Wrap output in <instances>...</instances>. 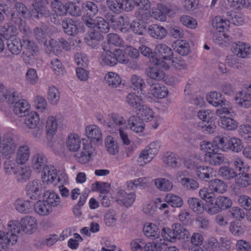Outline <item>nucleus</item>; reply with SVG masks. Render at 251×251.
<instances>
[{
	"label": "nucleus",
	"instance_id": "41",
	"mask_svg": "<svg viewBox=\"0 0 251 251\" xmlns=\"http://www.w3.org/2000/svg\"><path fill=\"white\" fill-rule=\"evenodd\" d=\"M14 205L16 210L22 214L30 213L33 206L31 201L22 199L17 200L15 202Z\"/></svg>",
	"mask_w": 251,
	"mask_h": 251
},
{
	"label": "nucleus",
	"instance_id": "24",
	"mask_svg": "<svg viewBox=\"0 0 251 251\" xmlns=\"http://www.w3.org/2000/svg\"><path fill=\"white\" fill-rule=\"evenodd\" d=\"M30 156L29 146L26 144L20 145L17 148L15 161L18 164L23 165L29 160Z\"/></svg>",
	"mask_w": 251,
	"mask_h": 251
},
{
	"label": "nucleus",
	"instance_id": "20",
	"mask_svg": "<svg viewBox=\"0 0 251 251\" xmlns=\"http://www.w3.org/2000/svg\"><path fill=\"white\" fill-rule=\"evenodd\" d=\"M85 136L94 143L102 142V133L100 128L97 125H91L85 128Z\"/></svg>",
	"mask_w": 251,
	"mask_h": 251
},
{
	"label": "nucleus",
	"instance_id": "7",
	"mask_svg": "<svg viewBox=\"0 0 251 251\" xmlns=\"http://www.w3.org/2000/svg\"><path fill=\"white\" fill-rule=\"evenodd\" d=\"M154 53L156 57H151V62L152 64L160 65L165 70L169 69L170 62L173 57L172 49L165 44H160L156 46Z\"/></svg>",
	"mask_w": 251,
	"mask_h": 251
},
{
	"label": "nucleus",
	"instance_id": "13",
	"mask_svg": "<svg viewBox=\"0 0 251 251\" xmlns=\"http://www.w3.org/2000/svg\"><path fill=\"white\" fill-rule=\"evenodd\" d=\"M106 125L112 132L127 128L126 119L117 113H111L108 115Z\"/></svg>",
	"mask_w": 251,
	"mask_h": 251
},
{
	"label": "nucleus",
	"instance_id": "23",
	"mask_svg": "<svg viewBox=\"0 0 251 251\" xmlns=\"http://www.w3.org/2000/svg\"><path fill=\"white\" fill-rule=\"evenodd\" d=\"M234 100L239 107L250 108L251 107V93L244 90L239 91L235 95Z\"/></svg>",
	"mask_w": 251,
	"mask_h": 251
},
{
	"label": "nucleus",
	"instance_id": "43",
	"mask_svg": "<svg viewBox=\"0 0 251 251\" xmlns=\"http://www.w3.org/2000/svg\"><path fill=\"white\" fill-rule=\"evenodd\" d=\"M152 67H148L146 70L147 75L152 79L161 80L164 78L165 73L159 68H162L160 65L154 64Z\"/></svg>",
	"mask_w": 251,
	"mask_h": 251
},
{
	"label": "nucleus",
	"instance_id": "29",
	"mask_svg": "<svg viewBox=\"0 0 251 251\" xmlns=\"http://www.w3.org/2000/svg\"><path fill=\"white\" fill-rule=\"evenodd\" d=\"M43 200L52 209L58 207L61 203V199L58 194L53 190H47L43 194Z\"/></svg>",
	"mask_w": 251,
	"mask_h": 251
},
{
	"label": "nucleus",
	"instance_id": "22",
	"mask_svg": "<svg viewBox=\"0 0 251 251\" xmlns=\"http://www.w3.org/2000/svg\"><path fill=\"white\" fill-rule=\"evenodd\" d=\"M116 201L119 204L126 207L131 206L136 199L134 193H127L123 190L118 191L116 196Z\"/></svg>",
	"mask_w": 251,
	"mask_h": 251
},
{
	"label": "nucleus",
	"instance_id": "9",
	"mask_svg": "<svg viewBox=\"0 0 251 251\" xmlns=\"http://www.w3.org/2000/svg\"><path fill=\"white\" fill-rule=\"evenodd\" d=\"M160 149V143L153 141L150 143L145 149L141 150L137 159V163L140 166H144L151 161L157 154Z\"/></svg>",
	"mask_w": 251,
	"mask_h": 251
},
{
	"label": "nucleus",
	"instance_id": "11",
	"mask_svg": "<svg viewBox=\"0 0 251 251\" xmlns=\"http://www.w3.org/2000/svg\"><path fill=\"white\" fill-rule=\"evenodd\" d=\"M25 51L22 53V59L25 64L31 65L37 58L38 49L34 43L29 39H24Z\"/></svg>",
	"mask_w": 251,
	"mask_h": 251
},
{
	"label": "nucleus",
	"instance_id": "12",
	"mask_svg": "<svg viewBox=\"0 0 251 251\" xmlns=\"http://www.w3.org/2000/svg\"><path fill=\"white\" fill-rule=\"evenodd\" d=\"M8 103L12 105V110L14 114L18 117H25L31 110V105L28 101L24 99L19 100V94L17 91L13 101Z\"/></svg>",
	"mask_w": 251,
	"mask_h": 251
},
{
	"label": "nucleus",
	"instance_id": "35",
	"mask_svg": "<svg viewBox=\"0 0 251 251\" xmlns=\"http://www.w3.org/2000/svg\"><path fill=\"white\" fill-rule=\"evenodd\" d=\"M18 33L17 27L11 24L0 25V35L7 40L15 38Z\"/></svg>",
	"mask_w": 251,
	"mask_h": 251
},
{
	"label": "nucleus",
	"instance_id": "1",
	"mask_svg": "<svg viewBox=\"0 0 251 251\" xmlns=\"http://www.w3.org/2000/svg\"><path fill=\"white\" fill-rule=\"evenodd\" d=\"M82 143V149L79 152L75 155L76 160L81 164L88 163L92 157L96 154L95 148L92 143L85 138H81L76 133H72L68 135L66 140V146L71 152H76L80 149Z\"/></svg>",
	"mask_w": 251,
	"mask_h": 251
},
{
	"label": "nucleus",
	"instance_id": "18",
	"mask_svg": "<svg viewBox=\"0 0 251 251\" xmlns=\"http://www.w3.org/2000/svg\"><path fill=\"white\" fill-rule=\"evenodd\" d=\"M19 224V226L20 230L27 234H32L35 232L38 227L37 222L36 218L31 216H25L20 220L19 222L16 221Z\"/></svg>",
	"mask_w": 251,
	"mask_h": 251
},
{
	"label": "nucleus",
	"instance_id": "49",
	"mask_svg": "<svg viewBox=\"0 0 251 251\" xmlns=\"http://www.w3.org/2000/svg\"><path fill=\"white\" fill-rule=\"evenodd\" d=\"M16 95V91L13 89H8L2 84H0V102L5 100L7 103L12 102Z\"/></svg>",
	"mask_w": 251,
	"mask_h": 251
},
{
	"label": "nucleus",
	"instance_id": "50",
	"mask_svg": "<svg viewBox=\"0 0 251 251\" xmlns=\"http://www.w3.org/2000/svg\"><path fill=\"white\" fill-rule=\"evenodd\" d=\"M149 178L143 177L130 180L126 183V186L128 190H134L136 188H144L148 186Z\"/></svg>",
	"mask_w": 251,
	"mask_h": 251
},
{
	"label": "nucleus",
	"instance_id": "42",
	"mask_svg": "<svg viewBox=\"0 0 251 251\" xmlns=\"http://www.w3.org/2000/svg\"><path fill=\"white\" fill-rule=\"evenodd\" d=\"M104 146L107 152L114 155L119 151V146L116 139L111 135L107 136L104 140Z\"/></svg>",
	"mask_w": 251,
	"mask_h": 251
},
{
	"label": "nucleus",
	"instance_id": "4",
	"mask_svg": "<svg viewBox=\"0 0 251 251\" xmlns=\"http://www.w3.org/2000/svg\"><path fill=\"white\" fill-rule=\"evenodd\" d=\"M218 149L223 152L231 151L234 153L241 152L244 148L242 140L238 137H231L228 140L225 137L217 136L213 139Z\"/></svg>",
	"mask_w": 251,
	"mask_h": 251
},
{
	"label": "nucleus",
	"instance_id": "64",
	"mask_svg": "<svg viewBox=\"0 0 251 251\" xmlns=\"http://www.w3.org/2000/svg\"><path fill=\"white\" fill-rule=\"evenodd\" d=\"M199 197L206 202L214 201L215 195L213 191L207 187H203L199 190Z\"/></svg>",
	"mask_w": 251,
	"mask_h": 251
},
{
	"label": "nucleus",
	"instance_id": "56",
	"mask_svg": "<svg viewBox=\"0 0 251 251\" xmlns=\"http://www.w3.org/2000/svg\"><path fill=\"white\" fill-rule=\"evenodd\" d=\"M165 201L173 207L180 208L183 204L182 198L179 196L172 193H168L165 197Z\"/></svg>",
	"mask_w": 251,
	"mask_h": 251
},
{
	"label": "nucleus",
	"instance_id": "59",
	"mask_svg": "<svg viewBox=\"0 0 251 251\" xmlns=\"http://www.w3.org/2000/svg\"><path fill=\"white\" fill-rule=\"evenodd\" d=\"M60 95L58 89L54 86L48 88L47 99L49 102L52 105H56L60 100Z\"/></svg>",
	"mask_w": 251,
	"mask_h": 251
},
{
	"label": "nucleus",
	"instance_id": "51",
	"mask_svg": "<svg viewBox=\"0 0 251 251\" xmlns=\"http://www.w3.org/2000/svg\"><path fill=\"white\" fill-rule=\"evenodd\" d=\"M235 183L241 188H246L251 185V174L243 172L237 174Z\"/></svg>",
	"mask_w": 251,
	"mask_h": 251
},
{
	"label": "nucleus",
	"instance_id": "60",
	"mask_svg": "<svg viewBox=\"0 0 251 251\" xmlns=\"http://www.w3.org/2000/svg\"><path fill=\"white\" fill-rule=\"evenodd\" d=\"M51 7L56 16L62 17L66 15L67 8L62 2L58 0H54L51 2Z\"/></svg>",
	"mask_w": 251,
	"mask_h": 251
},
{
	"label": "nucleus",
	"instance_id": "39",
	"mask_svg": "<svg viewBox=\"0 0 251 251\" xmlns=\"http://www.w3.org/2000/svg\"><path fill=\"white\" fill-rule=\"evenodd\" d=\"M127 122L130 129L135 133H141L145 129V124L139 117L132 116L129 117Z\"/></svg>",
	"mask_w": 251,
	"mask_h": 251
},
{
	"label": "nucleus",
	"instance_id": "63",
	"mask_svg": "<svg viewBox=\"0 0 251 251\" xmlns=\"http://www.w3.org/2000/svg\"><path fill=\"white\" fill-rule=\"evenodd\" d=\"M129 30L135 34L138 35H144L147 31L146 25L145 24H141L138 21H133L129 25Z\"/></svg>",
	"mask_w": 251,
	"mask_h": 251
},
{
	"label": "nucleus",
	"instance_id": "54",
	"mask_svg": "<svg viewBox=\"0 0 251 251\" xmlns=\"http://www.w3.org/2000/svg\"><path fill=\"white\" fill-rule=\"evenodd\" d=\"M174 50L181 55H187L190 51L189 43L183 40H178L174 43Z\"/></svg>",
	"mask_w": 251,
	"mask_h": 251
},
{
	"label": "nucleus",
	"instance_id": "27",
	"mask_svg": "<svg viewBox=\"0 0 251 251\" xmlns=\"http://www.w3.org/2000/svg\"><path fill=\"white\" fill-rule=\"evenodd\" d=\"M144 94L141 91L129 93L126 98V102L132 107L139 109L144 105Z\"/></svg>",
	"mask_w": 251,
	"mask_h": 251
},
{
	"label": "nucleus",
	"instance_id": "21",
	"mask_svg": "<svg viewBox=\"0 0 251 251\" xmlns=\"http://www.w3.org/2000/svg\"><path fill=\"white\" fill-rule=\"evenodd\" d=\"M42 183L40 180H33L28 182L26 187V194L32 200H37L41 195Z\"/></svg>",
	"mask_w": 251,
	"mask_h": 251
},
{
	"label": "nucleus",
	"instance_id": "16",
	"mask_svg": "<svg viewBox=\"0 0 251 251\" xmlns=\"http://www.w3.org/2000/svg\"><path fill=\"white\" fill-rule=\"evenodd\" d=\"M107 19L114 30H119L123 33L129 32V22L127 19L122 16L115 17L112 15L108 16Z\"/></svg>",
	"mask_w": 251,
	"mask_h": 251
},
{
	"label": "nucleus",
	"instance_id": "53",
	"mask_svg": "<svg viewBox=\"0 0 251 251\" xmlns=\"http://www.w3.org/2000/svg\"><path fill=\"white\" fill-rule=\"evenodd\" d=\"M189 207L194 212L200 214L204 211L203 203L198 198L191 197L187 200Z\"/></svg>",
	"mask_w": 251,
	"mask_h": 251
},
{
	"label": "nucleus",
	"instance_id": "48",
	"mask_svg": "<svg viewBox=\"0 0 251 251\" xmlns=\"http://www.w3.org/2000/svg\"><path fill=\"white\" fill-rule=\"evenodd\" d=\"M209 187L213 192L220 194L225 193L227 188V185L224 180L217 178L212 179L209 182Z\"/></svg>",
	"mask_w": 251,
	"mask_h": 251
},
{
	"label": "nucleus",
	"instance_id": "46",
	"mask_svg": "<svg viewBox=\"0 0 251 251\" xmlns=\"http://www.w3.org/2000/svg\"><path fill=\"white\" fill-rule=\"evenodd\" d=\"M31 175V171L27 166H19L15 175L16 180L20 183L27 181Z\"/></svg>",
	"mask_w": 251,
	"mask_h": 251
},
{
	"label": "nucleus",
	"instance_id": "58",
	"mask_svg": "<svg viewBox=\"0 0 251 251\" xmlns=\"http://www.w3.org/2000/svg\"><path fill=\"white\" fill-rule=\"evenodd\" d=\"M229 6L233 9L240 10L244 8L251 10V0H227Z\"/></svg>",
	"mask_w": 251,
	"mask_h": 251
},
{
	"label": "nucleus",
	"instance_id": "57",
	"mask_svg": "<svg viewBox=\"0 0 251 251\" xmlns=\"http://www.w3.org/2000/svg\"><path fill=\"white\" fill-rule=\"evenodd\" d=\"M172 228L174 231L175 239L178 238L180 240H185L188 239L190 236L189 231L182 226L179 224H173Z\"/></svg>",
	"mask_w": 251,
	"mask_h": 251
},
{
	"label": "nucleus",
	"instance_id": "62",
	"mask_svg": "<svg viewBox=\"0 0 251 251\" xmlns=\"http://www.w3.org/2000/svg\"><path fill=\"white\" fill-rule=\"evenodd\" d=\"M198 126L202 132L205 134H213L216 129V125L213 120L206 122H199Z\"/></svg>",
	"mask_w": 251,
	"mask_h": 251
},
{
	"label": "nucleus",
	"instance_id": "45",
	"mask_svg": "<svg viewBox=\"0 0 251 251\" xmlns=\"http://www.w3.org/2000/svg\"><path fill=\"white\" fill-rule=\"evenodd\" d=\"M204 159L206 163L210 165L219 166L224 162L225 157L223 154L215 151L208 154Z\"/></svg>",
	"mask_w": 251,
	"mask_h": 251
},
{
	"label": "nucleus",
	"instance_id": "14",
	"mask_svg": "<svg viewBox=\"0 0 251 251\" xmlns=\"http://www.w3.org/2000/svg\"><path fill=\"white\" fill-rule=\"evenodd\" d=\"M82 20L84 24L88 27L97 28L102 33H107L109 30V26L106 21L101 17H97L94 20L91 17L83 16Z\"/></svg>",
	"mask_w": 251,
	"mask_h": 251
},
{
	"label": "nucleus",
	"instance_id": "28",
	"mask_svg": "<svg viewBox=\"0 0 251 251\" xmlns=\"http://www.w3.org/2000/svg\"><path fill=\"white\" fill-rule=\"evenodd\" d=\"M24 39H28L23 37L22 41L19 38H13L7 41V47L8 51L13 55H19L24 47Z\"/></svg>",
	"mask_w": 251,
	"mask_h": 251
},
{
	"label": "nucleus",
	"instance_id": "3",
	"mask_svg": "<svg viewBox=\"0 0 251 251\" xmlns=\"http://www.w3.org/2000/svg\"><path fill=\"white\" fill-rule=\"evenodd\" d=\"M173 10L166 4L163 3H157L155 7H153L141 14L140 12L136 13V17L143 21H148L151 18L160 22H165L167 17H171L174 15Z\"/></svg>",
	"mask_w": 251,
	"mask_h": 251
},
{
	"label": "nucleus",
	"instance_id": "33",
	"mask_svg": "<svg viewBox=\"0 0 251 251\" xmlns=\"http://www.w3.org/2000/svg\"><path fill=\"white\" fill-rule=\"evenodd\" d=\"M147 31L151 37L157 39H162L167 34L166 29L158 24H152L149 25Z\"/></svg>",
	"mask_w": 251,
	"mask_h": 251
},
{
	"label": "nucleus",
	"instance_id": "15",
	"mask_svg": "<svg viewBox=\"0 0 251 251\" xmlns=\"http://www.w3.org/2000/svg\"><path fill=\"white\" fill-rule=\"evenodd\" d=\"M186 171H178L176 175L177 182L187 190L194 191L199 187V182L195 179L185 177Z\"/></svg>",
	"mask_w": 251,
	"mask_h": 251
},
{
	"label": "nucleus",
	"instance_id": "19",
	"mask_svg": "<svg viewBox=\"0 0 251 251\" xmlns=\"http://www.w3.org/2000/svg\"><path fill=\"white\" fill-rule=\"evenodd\" d=\"M168 92L164 85L154 83L150 86L148 96L151 99H163L167 96Z\"/></svg>",
	"mask_w": 251,
	"mask_h": 251
},
{
	"label": "nucleus",
	"instance_id": "31",
	"mask_svg": "<svg viewBox=\"0 0 251 251\" xmlns=\"http://www.w3.org/2000/svg\"><path fill=\"white\" fill-rule=\"evenodd\" d=\"M143 232L147 237L151 240L157 239L160 235V230L158 226L151 222H147L145 224Z\"/></svg>",
	"mask_w": 251,
	"mask_h": 251
},
{
	"label": "nucleus",
	"instance_id": "40",
	"mask_svg": "<svg viewBox=\"0 0 251 251\" xmlns=\"http://www.w3.org/2000/svg\"><path fill=\"white\" fill-rule=\"evenodd\" d=\"M35 213L40 216H46L50 215L52 209L43 200H39L33 205Z\"/></svg>",
	"mask_w": 251,
	"mask_h": 251
},
{
	"label": "nucleus",
	"instance_id": "61",
	"mask_svg": "<svg viewBox=\"0 0 251 251\" xmlns=\"http://www.w3.org/2000/svg\"><path fill=\"white\" fill-rule=\"evenodd\" d=\"M219 175L225 179L230 180L236 177L237 173L235 170L228 166H222L218 171Z\"/></svg>",
	"mask_w": 251,
	"mask_h": 251
},
{
	"label": "nucleus",
	"instance_id": "37",
	"mask_svg": "<svg viewBox=\"0 0 251 251\" xmlns=\"http://www.w3.org/2000/svg\"><path fill=\"white\" fill-rule=\"evenodd\" d=\"M170 179L164 178L160 177L157 178L154 180V185L155 187L160 191L162 192H169L172 190L174 187V184L171 180V175H168Z\"/></svg>",
	"mask_w": 251,
	"mask_h": 251
},
{
	"label": "nucleus",
	"instance_id": "8",
	"mask_svg": "<svg viewBox=\"0 0 251 251\" xmlns=\"http://www.w3.org/2000/svg\"><path fill=\"white\" fill-rule=\"evenodd\" d=\"M216 113L219 117L218 125L222 128L226 130L233 131L237 128L238 123L234 119L226 116L234 113L232 106L218 108L216 110Z\"/></svg>",
	"mask_w": 251,
	"mask_h": 251
},
{
	"label": "nucleus",
	"instance_id": "44",
	"mask_svg": "<svg viewBox=\"0 0 251 251\" xmlns=\"http://www.w3.org/2000/svg\"><path fill=\"white\" fill-rule=\"evenodd\" d=\"M235 50L237 55L243 58H248L251 56V46L242 42H238Z\"/></svg>",
	"mask_w": 251,
	"mask_h": 251
},
{
	"label": "nucleus",
	"instance_id": "5",
	"mask_svg": "<svg viewBox=\"0 0 251 251\" xmlns=\"http://www.w3.org/2000/svg\"><path fill=\"white\" fill-rule=\"evenodd\" d=\"M105 44H103L102 45L104 52L102 53L100 56V60L101 64L114 66L118 62L123 64H127L128 62V59L125 55L122 50L117 49L112 52L109 47L105 46Z\"/></svg>",
	"mask_w": 251,
	"mask_h": 251
},
{
	"label": "nucleus",
	"instance_id": "36",
	"mask_svg": "<svg viewBox=\"0 0 251 251\" xmlns=\"http://www.w3.org/2000/svg\"><path fill=\"white\" fill-rule=\"evenodd\" d=\"M58 126L57 118L55 116H48L45 123V131L47 135L54 136L57 131Z\"/></svg>",
	"mask_w": 251,
	"mask_h": 251
},
{
	"label": "nucleus",
	"instance_id": "55",
	"mask_svg": "<svg viewBox=\"0 0 251 251\" xmlns=\"http://www.w3.org/2000/svg\"><path fill=\"white\" fill-rule=\"evenodd\" d=\"M62 26L64 32L69 35H75L78 32L76 23L70 19L64 20L62 23Z\"/></svg>",
	"mask_w": 251,
	"mask_h": 251
},
{
	"label": "nucleus",
	"instance_id": "6",
	"mask_svg": "<svg viewBox=\"0 0 251 251\" xmlns=\"http://www.w3.org/2000/svg\"><path fill=\"white\" fill-rule=\"evenodd\" d=\"M15 8L17 12V13H11V18L13 22L18 26L20 31L25 36H28L31 32L24 19L29 18L32 15L26 7L21 2H17Z\"/></svg>",
	"mask_w": 251,
	"mask_h": 251
},
{
	"label": "nucleus",
	"instance_id": "52",
	"mask_svg": "<svg viewBox=\"0 0 251 251\" xmlns=\"http://www.w3.org/2000/svg\"><path fill=\"white\" fill-rule=\"evenodd\" d=\"M25 119V124L30 129L35 128L40 122L39 115L35 111H30Z\"/></svg>",
	"mask_w": 251,
	"mask_h": 251
},
{
	"label": "nucleus",
	"instance_id": "25",
	"mask_svg": "<svg viewBox=\"0 0 251 251\" xmlns=\"http://www.w3.org/2000/svg\"><path fill=\"white\" fill-rule=\"evenodd\" d=\"M163 163L168 167L172 169L179 168L181 166V157L176 153L173 152H167L163 156Z\"/></svg>",
	"mask_w": 251,
	"mask_h": 251
},
{
	"label": "nucleus",
	"instance_id": "17",
	"mask_svg": "<svg viewBox=\"0 0 251 251\" xmlns=\"http://www.w3.org/2000/svg\"><path fill=\"white\" fill-rule=\"evenodd\" d=\"M207 102L214 107H228L232 106L231 102L226 100L220 92L212 91L206 96Z\"/></svg>",
	"mask_w": 251,
	"mask_h": 251
},
{
	"label": "nucleus",
	"instance_id": "2",
	"mask_svg": "<svg viewBox=\"0 0 251 251\" xmlns=\"http://www.w3.org/2000/svg\"><path fill=\"white\" fill-rule=\"evenodd\" d=\"M20 233V228L16 221L8 222L6 226L0 221V248L5 250L15 245Z\"/></svg>",
	"mask_w": 251,
	"mask_h": 251
},
{
	"label": "nucleus",
	"instance_id": "32",
	"mask_svg": "<svg viewBox=\"0 0 251 251\" xmlns=\"http://www.w3.org/2000/svg\"><path fill=\"white\" fill-rule=\"evenodd\" d=\"M48 164V159L46 156L42 153H37L32 158V167L33 170L37 172H40L44 170Z\"/></svg>",
	"mask_w": 251,
	"mask_h": 251
},
{
	"label": "nucleus",
	"instance_id": "47",
	"mask_svg": "<svg viewBox=\"0 0 251 251\" xmlns=\"http://www.w3.org/2000/svg\"><path fill=\"white\" fill-rule=\"evenodd\" d=\"M57 170L51 165L44 168L42 175L43 181L48 184L52 183L57 179Z\"/></svg>",
	"mask_w": 251,
	"mask_h": 251
},
{
	"label": "nucleus",
	"instance_id": "34",
	"mask_svg": "<svg viewBox=\"0 0 251 251\" xmlns=\"http://www.w3.org/2000/svg\"><path fill=\"white\" fill-rule=\"evenodd\" d=\"M214 169L209 166H199L195 170L196 175L200 180L207 182L214 173Z\"/></svg>",
	"mask_w": 251,
	"mask_h": 251
},
{
	"label": "nucleus",
	"instance_id": "38",
	"mask_svg": "<svg viewBox=\"0 0 251 251\" xmlns=\"http://www.w3.org/2000/svg\"><path fill=\"white\" fill-rule=\"evenodd\" d=\"M212 25L219 32H224L229 29L230 22L222 16H217L213 19Z\"/></svg>",
	"mask_w": 251,
	"mask_h": 251
},
{
	"label": "nucleus",
	"instance_id": "10",
	"mask_svg": "<svg viewBox=\"0 0 251 251\" xmlns=\"http://www.w3.org/2000/svg\"><path fill=\"white\" fill-rule=\"evenodd\" d=\"M142 120L149 123L151 128L156 129L162 123V118L158 115L155 114L150 107L144 105L138 109Z\"/></svg>",
	"mask_w": 251,
	"mask_h": 251
},
{
	"label": "nucleus",
	"instance_id": "30",
	"mask_svg": "<svg viewBox=\"0 0 251 251\" xmlns=\"http://www.w3.org/2000/svg\"><path fill=\"white\" fill-rule=\"evenodd\" d=\"M105 84L112 88H117L122 83V78L120 75L115 72H108L106 73L103 77Z\"/></svg>",
	"mask_w": 251,
	"mask_h": 251
},
{
	"label": "nucleus",
	"instance_id": "26",
	"mask_svg": "<svg viewBox=\"0 0 251 251\" xmlns=\"http://www.w3.org/2000/svg\"><path fill=\"white\" fill-rule=\"evenodd\" d=\"M46 5L45 0H34V2L32 4V16L38 18L40 16H50V11L46 8Z\"/></svg>",
	"mask_w": 251,
	"mask_h": 251
}]
</instances>
